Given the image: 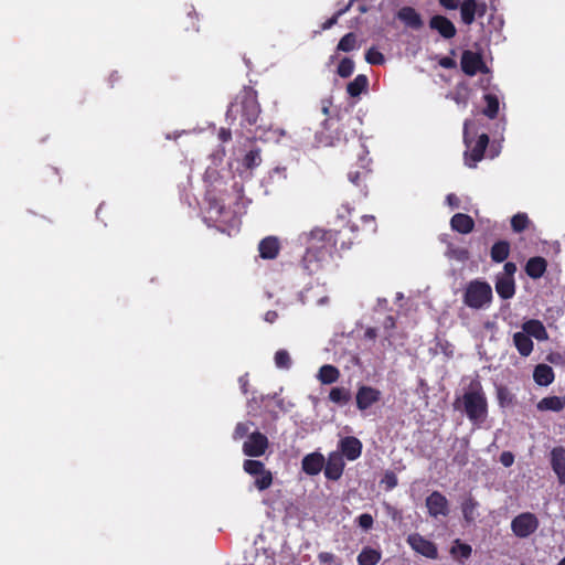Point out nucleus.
I'll return each instance as SVG.
<instances>
[{
    "instance_id": "f257e3e1",
    "label": "nucleus",
    "mask_w": 565,
    "mask_h": 565,
    "mask_svg": "<svg viewBox=\"0 0 565 565\" xmlns=\"http://www.w3.org/2000/svg\"><path fill=\"white\" fill-rule=\"evenodd\" d=\"M454 408L465 414L475 425L480 426L488 417V398L479 380H472L457 396Z\"/></svg>"
},
{
    "instance_id": "f03ea898",
    "label": "nucleus",
    "mask_w": 565,
    "mask_h": 565,
    "mask_svg": "<svg viewBox=\"0 0 565 565\" xmlns=\"http://www.w3.org/2000/svg\"><path fill=\"white\" fill-rule=\"evenodd\" d=\"M260 111L257 92L250 86H244L230 104L226 111V121L233 126L238 120L242 128L255 126Z\"/></svg>"
},
{
    "instance_id": "7ed1b4c3",
    "label": "nucleus",
    "mask_w": 565,
    "mask_h": 565,
    "mask_svg": "<svg viewBox=\"0 0 565 565\" xmlns=\"http://www.w3.org/2000/svg\"><path fill=\"white\" fill-rule=\"evenodd\" d=\"M493 294L491 286L483 280L473 279L469 281L462 295L463 303L475 310L488 308L492 302Z\"/></svg>"
},
{
    "instance_id": "20e7f679",
    "label": "nucleus",
    "mask_w": 565,
    "mask_h": 565,
    "mask_svg": "<svg viewBox=\"0 0 565 565\" xmlns=\"http://www.w3.org/2000/svg\"><path fill=\"white\" fill-rule=\"evenodd\" d=\"M471 120L467 119L463 122V142L467 147L465 151V163L469 168H476L477 163L484 158L486 149L489 145V136L481 134L477 140L470 137L469 127Z\"/></svg>"
},
{
    "instance_id": "39448f33",
    "label": "nucleus",
    "mask_w": 565,
    "mask_h": 565,
    "mask_svg": "<svg viewBox=\"0 0 565 565\" xmlns=\"http://www.w3.org/2000/svg\"><path fill=\"white\" fill-rule=\"evenodd\" d=\"M339 232L327 230L320 226L299 235V244L308 247H335L338 244Z\"/></svg>"
},
{
    "instance_id": "423d86ee",
    "label": "nucleus",
    "mask_w": 565,
    "mask_h": 565,
    "mask_svg": "<svg viewBox=\"0 0 565 565\" xmlns=\"http://www.w3.org/2000/svg\"><path fill=\"white\" fill-rule=\"evenodd\" d=\"M243 469L255 478L254 486L257 490L264 491L273 484V473L262 461L247 459L243 463Z\"/></svg>"
},
{
    "instance_id": "0eeeda50",
    "label": "nucleus",
    "mask_w": 565,
    "mask_h": 565,
    "mask_svg": "<svg viewBox=\"0 0 565 565\" xmlns=\"http://www.w3.org/2000/svg\"><path fill=\"white\" fill-rule=\"evenodd\" d=\"M539 524V519L533 513L524 512L512 520L511 530L515 536L524 539L533 534Z\"/></svg>"
},
{
    "instance_id": "6e6552de",
    "label": "nucleus",
    "mask_w": 565,
    "mask_h": 565,
    "mask_svg": "<svg viewBox=\"0 0 565 565\" xmlns=\"http://www.w3.org/2000/svg\"><path fill=\"white\" fill-rule=\"evenodd\" d=\"M268 447V438L259 431H253L243 444V452L248 457H260L265 455Z\"/></svg>"
},
{
    "instance_id": "1a4fd4ad",
    "label": "nucleus",
    "mask_w": 565,
    "mask_h": 565,
    "mask_svg": "<svg viewBox=\"0 0 565 565\" xmlns=\"http://www.w3.org/2000/svg\"><path fill=\"white\" fill-rule=\"evenodd\" d=\"M406 541L416 553L431 559H436L438 557L436 544L420 534H409Z\"/></svg>"
},
{
    "instance_id": "9d476101",
    "label": "nucleus",
    "mask_w": 565,
    "mask_h": 565,
    "mask_svg": "<svg viewBox=\"0 0 565 565\" xmlns=\"http://www.w3.org/2000/svg\"><path fill=\"white\" fill-rule=\"evenodd\" d=\"M461 21L466 25H471L476 15L483 17L487 12V6L484 2H478L477 0H462L460 6Z\"/></svg>"
},
{
    "instance_id": "9b49d317",
    "label": "nucleus",
    "mask_w": 565,
    "mask_h": 565,
    "mask_svg": "<svg viewBox=\"0 0 565 565\" xmlns=\"http://www.w3.org/2000/svg\"><path fill=\"white\" fill-rule=\"evenodd\" d=\"M428 513L433 518L447 516L449 514V502L439 491L431 492L426 498Z\"/></svg>"
},
{
    "instance_id": "f8f14e48",
    "label": "nucleus",
    "mask_w": 565,
    "mask_h": 565,
    "mask_svg": "<svg viewBox=\"0 0 565 565\" xmlns=\"http://www.w3.org/2000/svg\"><path fill=\"white\" fill-rule=\"evenodd\" d=\"M206 218L215 223H227L233 218V213L225 204L216 198L209 199V207L206 211Z\"/></svg>"
},
{
    "instance_id": "ddd939ff",
    "label": "nucleus",
    "mask_w": 565,
    "mask_h": 565,
    "mask_svg": "<svg viewBox=\"0 0 565 565\" xmlns=\"http://www.w3.org/2000/svg\"><path fill=\"white\" fill-rule=\"evenodd\" d=\"M460 65L462 72L468 76H475L478 72L483 71L486 65L479 53L466 50L461 54Z\"/></svg>"
},
{
    "instance_id": "4468645a",
    "label": "nucleus",
    "mask_w": 565,
    "mask_h": 565,
    "mask_svg": "<svg viewBox=\"0 0 565 565\" xmlns=\"http://www.w3.org/2000/svg\"><path fill=\"white\" fill-rule=\"evenodd\" d=\"M381 392L372 386L363 385L356 392V406L360 411H365L381 399Z\"/></svg>"
},
{
    "instance_id": "2eb2a0df",
    "label": "nucleus",
    "mask_w": 565,
    "mask_h": 565,
    "mask_svg": "<svg viewBox=\"0 0 565 565\" xmlns=\"http://www.w3.org/2000/svg\"><path fill=\"white\" fill-rule=\"evenodd\" d=\"M429 28L440 34L446 40L452 39L457 29L455 24L445 15L436 14L429 20Z\"/></svg>"
},
{
    "instance_id": "dca6fc26",
    "label": "nucleus",
    "mask_w": 565,
    "mask_h": 565,
    "mask_svg": "<svg viewBox=\"0 0 565 565\" xmlns=\"http://www.w3.org/2000/svg\"><path fill=\"white\" fill-rule=\"evenodd\" d=\"M339 449L342 458L345 457L348 460H355L362 454V443L356 437H344L339 443Z\"/></svg>"
},
{
    "instance_id": "f3484780",
    "label": "nucleus",
    "mask_w": 565,
    "mask_h": 565,
    "mask_svg": "<svg viewBox=\"0 0 565 565\" xmlns=\"http://www.w3.org/2000/svg\"><path fill=\"white\" fill-rule=\"evenodd\" d=\"M344 470V461L340 452H331L324 467V476L329 480H338Z\"/></svg>"
},
{
    "instance_id": "a211bd4d",
    "label": "nucleus",
    "mask_w": 565,
    "mask_h": 565,
    "mask_svg": "<svg viewBox=\"0 0 565 565\" xmlns=\"http://www.w3.org/2000/svg\"><path fill=\"white\" fill-rule=\"evenodd\" d=\"M397 19L402 21L407 28L419 30L423 28L424 22L420 14L413 7H402L396 14Z\"/></svg>"
},
{
    "instance_id": "6ab92c4d",
    "label": "nucleus",
    "mask_w": 565,
    "mask_h": 565,
    "mask_svg": "<svg viewBox=\"0 0 565 565\" xmlns=\"http://www.w3.org/2000/svg\"><path fill=\"white\" fill-rule=\"evenodd\" d=\"M551 466L561 484H565V448L554 447L551 451Z\"/></svg>"
},
{
    "instance_id": "aec40b11",
    "label": "nucleus",
    "mask_w": 565,
    "mask_h": 565,
    "mask_svg": "<svg viewBox=\"0 0 565 565\" xmlns=\"http://www.w3.org/2000/svg\"><path fill=\"white\" fill-rule=\"evenodd\" d=\"M511 227L514 233H522L524 231L529 232L531 236H537V230L529 218L526 213L519 212L511 218Z\"/></svg>"
},
{
    "instance_id": "412c9836",
    "label": "nucleus",
    "mask_w": 565,
    "mask_h": 565,
    "mask_svg": "<svg viewBox=\"0 0 565 565\" xmlns=\"http://www.w3.org/2000/svg\"><path fill=\"white\" fill-rule=\"evenodd\" d=\"M324 466V457L319 452L307 455L302 459V470L310 476L318 475Z\"/></svg>"
},
{
    "instance_id": "4be33fe9",
    "label": "nucleus",
    "mask_w": 565,
    "mask_h": 565,
    "mask_svg": "<svg viewBox=\"0 0 565 565\" xmlns=\"http://www.w3.org/2000/svg\"><path fill=\"white\" fill-rule=\"evenodd\" d=\"M450 226L460 234H468L475 227L473 218L465 213H456L450 220Z\"/></svg>"
},
{
    "instance_id": "5701e85b",
    "label": "nucleus",
    "mask_w": 565,
    "mask_h": 565,
    "mask_svg": "<svg viewBox=\"0 0 565 565\" xmlns=\"http://www.w3.org/2000/svg\"><path fill=\"white\" fill-rule=\"evenodd\" d=\"M522 329L530 337H534L539 341H545L548 339V333L540 320H529L523 323Z\"/></svg>"
},
{
    "instance_id": "b1692460",
    "label": "nucleus",
    "mask_w": 565,
    "mask_h": 565,
    "mask_svg": "<svg viewBox=\"0 0 565 565\" xmlns=\"http://www.w3.org/2000/svg\"><path fill=\"white\" fill-rule=\"evenodd\" d=\"M554 371L547 364H539L535 366L533 372V379L536 384L541 386H547L554 381Z\"/></svg>"
},
{
    "instance_id": "393cba45",
    "label": "nucleus",
    "mask_w": 565,
    "mask_h": 565,
    "mask_svg": "<svg viewBox=\"0 0 565 565\" xmlns=\"http://www.w3.org/2000/svg\"><path fill=\"white\" fill-rule=\"evenodd\" d=\"M495 290L498 295L503 299H510L515 294L514 278H505L497 276L495 278Z\"/></svg>"
},
{
    "instance_id": "a878e982",
    "label": "nucleus",
    "mask_w": 565,
    "mask_h": 565,
    "mask_svg": "<svg viewBox=\"0 0 565 565\" xmlns=\"http://www.w3.org/2000/svg\"><path fill=\"white\" fill-rule=\"evenodd\" d=\"M536 407L541 412H561L565 408V396L544 397L537 403Z\"/></svg>"
},
{
    "instance_id": "bb28decb",
    "label": "nucleus",
    "mask_w": 565,
    "mask_h": 565,
    "mask_svg": "<svg viewBox=\"0 0 565 565\" xmlns=\"http://www.w3.org/2000/svg\"><path fill=\"white\" fill-rule=\"evenodd\" d=\"M513 343L519 353L523 356H529L533 351V341L531 340V337L524 331L514 333Z\"/></svg>"
},
{
    "instance_id": "cd10ccee",
    "label": "nucleus",
    "mask_w": 565,
    "mask_h": 565,
    "mask_svg": "<svg viewBox=\"0 0 565 565\" xmlns=\"http://www.w3.org/2000/svg\"><path fill=\"white\" fill-rule=\"evenodd\" d=\"M547 263L542 257H532L527 260L525 266L526 274L533 278H541L546 270Z\"/></svg>"
},
{
    "instance_id": "c85d7f7f",
    "label": "nucleus",
    "mask_w": 565,
    "mask_h": 565,
    "mask_svg": "<svg viewBox=\"0 0 565 565\" xmlns=\"http://www.w3.org/2000/svg\"><path fill=\"white\" fill-rule=\"evenodd\" d=\"M369 86V79L366 75L359 74L352 82L347 86V92L351 97H358L362 92L366 90Z\"/></svg>"
},
{
    "instance_id": "c756f323",
    "label": "nucleus",
    "mask_w": 565,
    "mask_h": 565,
    "mask_svg": "<svg viewBox=\"0 0 565 565\" xmlns=\"http://www.w3.org/2000/svg\"><path fill=\"white\" fill-rule=\"evenodd\" d=\"M483 99L486 102V107L483 108L482 114L489 119L497 118L500 105L498 96L489 93L483 96Z\"/></svg>"
},
{
    "instance_id": "7c9ffc66",
    "label": "nucleus",
    "mask_w": 565,
    "mask_h": 565,
    "mask_svg": "<svg viewBox=\"0 0 565 565\" xmlns=\"http://www.w3.org/2000/svg\"><path fill=\"white\" fill-rule=\"evenodd\" d=\"M280 136L279 129L265 128L263 125H258L255 128L253 138L263 141H278Z\"/></svg>"
},
{
    "instance_id": "2f4dec72",
    "label": "nucleus",
    "mask_w": 565,
    "mask_h": 565,
    "mask_svg": "<svg viewBox=\"0 0 565 565\" xmlns=\"http://www.w3.org/2000/svg\"><path fill=\"white\" fill-rule=\"evenodd\" d=\"M381 559V552L371 547H364L358 555L359 565H376Z\"/></svg>"
},
{
    "instance_id": "473e14b6",
    "label": "nucleus",
    "mask_w": 565,
    "mask_h": 565,
    "mask_svg": "<svg viewBox=\"0 0 565 565\" xmlns=\"http://www.w3.org/2000/svg\"><path fill=\"white\" fill-rule=\"evenodd\" d=\"M339 370L330 364L320 367L318 379L322 384H332L339 380Z\"/></svg>"
},
{
    "instance_id": "72a5a7b5",
    "label": "nucleus",
    "mask_w": 565,
    "mask_h": 565,
    "mask_svg": "<svg viewBox=\"0 0 565 565\" xmlns=\"http://www.w3.org/2000/svg\"><path fill=\"white\" fill-rule=\"evenodd\" d=\"M478 502L472 497H468L463 500L461 504V510L466 522L471 523L476 520L478 515Z\"/></svg>"
},
{
    "instance_id": "f704fd0d",
    "label": "nucleus",
    "mask_w": 565,
    "mask_h": 565,
    "mask_svg": "<svg viewBox=\"0 0 565 565\" xmlns=\"http://www.w3.org/2000/svg\"><path fill=\"white\" fill-rule=\"evenodd\" d=\"M350 391L344 387H333L329 394L330 401L339 405L347 404L350 401Z\"/></svg>"
},
{
    "instance_id": "c9c22d12",
    "label": "nucleus",
    "mask_w": 565,
    "mask_h": 565,
    "mask_svg": "<svg viewBox=\"0 0 565 565\" xmlns=\"http://www.w3.org/2000/svg\"><path fill=\"white\" fill-rule=\"evenodd\" d=\"M262 163L260 150L252 149L243 158L242 164L248 170H253Z\"/></svg>"
},
{
    "instance_id": "e433bc0d",
    "label": "nucleus",
    "mask_w": 565,
    "mask_h": 565,
    "mask_svg": "<svg viewBox=\"0 0 565 565\" xmlns=\"http://www.w3.org/2000/svg\"><path fill=\"white\" fill-rule=\"evenodd\" d=\"M274 361L275 365L282 370H289L292 365L291 356L285 349H280L275 353Z\"/></svg>"
},
{
    "instance_id": "4c0bfd02",
    "label": "nucleus",
    "mask_w": 565,
    "mask_h": 565,
    "mask_svg": "<svg viewBox=\"0 0 565 565\" xmlns=\"http://www.w3.org/2000/svg\"><path fill=\"white\" fill-rule=\"evenodd\" d=\"M354 49H356V35L353 32L343 35L337 46V50L341 52H351Z\"/></svg>"
},
{
    "instance_id": "58836bf2",
    "label": "nucleus",
    "mask_w": 565,
    "mask_h": 565,
    "mask_svg": "<svg viewBox=\"0 0 565 565\" xmlns=\"http://www.w3.org/2000/svg\"><path fill=\"white\" fill-rule=\"evenodd\" d=\"M354 71V63L349 57H343L338 65V75L342 78L350 77Z\"/></svg>"
},
{
    "instance_id": "ea45409f",
    "label": "nucleus",
    "mask_w": 565,
    "mask_h": 565,
    "mask_svg": "<svg viewBox=\"0 0 565 565\" xmlns=\"http://www.w3.org/2000/svg\"><path fill=\"white\" fill-rule=\"evenodd\" d=\"M471 546L465 543H461L459 540L455 542V545L451 547L450 553L455 557L468 558L471 555Z\"/></svg>"
},
{
    "instance_id": "a19ab883",
    "label": "nucleus",
    "mask_w": 565,
    "mask_h": 565,
    "mask_svg": "<svg viewBox=\"0 0 565 565\" xmlns=\"http://www.w3.org/2000/svg\"><path fill=\"white\" fill-rule=\"evenodd\" d=\"M365 61L371 65H381L384 63V55L374 47H371L365 53Z\"/></svg>"
},
{
    "instance_id": "79ce46f5",
    "label": "nucleus",
    "mask_w": 565,
    "mask_h": 565,
    "mask_svg": "<svg viewBox=\"0 0 565 565\" xmlns=\"http://www.w3.org/2000/svg\"><path fill=\"white\" fill-rule=\"evenodd\" d=\"M252 423H238L235 426L234 433H233V439L239 440L244 437H248L249 430H250Z\"/></svg>"
},
{
    "instance_id": "37998d69",
    "label": "nucleus",
    "mask_w": 565,
    "mask_h": 565,
    "mask_svg": "<svg viewBox=\"0 0 565 565\" xmlns=\"http://www.w3.org/2000/svg\"><path fill=\"white\" fill-rule=\"evenodd\" d=\"M186 19L189 20V23L184 26V29L186 31L189 30H192V31H195L198 32L199 31V26H198V13L195 12V10L193 8H191L188 13H186Z\"/></svg>"
},
{
    "instance_id": "c03bdc74",
    "label": "nucleus",
    "mask_w": 565,
    "mask_h": 565,
    "mask_svg": "<svg viewBox=\"0 0 565 565\" xmlns=\"http://www.w3.org/2000/svg\"><path fill=\"white\" fill-rule=\"evenodd\" d=\"M281 244L278 236L269 235L259 242L258 247H280Z\"/></svg>"
},
{
    "instance_id": "a18cd8bd",
    "label": "nucleus",
    "mask_w": 565,
    "mask_h": 565,
    "mask_svg": "<svg viewBox=\"0 0 565 565\" xmlns=\"http://www.w3.org/2000/svg\"><path fill=\"white\" fill-rule=\"evenodd\" d=\"M347 12V9H340L337 11L331 18H329L326 22L322 23V30L331 29L334 24H337L339 18Z\"/></svg>"
},
{
    "instance_id": "49530a36",
    "label": "nucleus",
    "mask_w": 565,
    "mask_h": 565,
    "mask_svg": "<svg viewBox=\"0 0 565 565\" xmlns=\"http://www.w3.org/2000/svg\"><path fill=\"white\" fill-rule=\"evenodd\" d=\"M373 516L369 513H363L358 518L359 525L365 531L373 526Z\"/></svg>"
},
{
    "instance_id": "de8ad7c7",
    "label": "nucleus",
    "mask_w": 565,
    "mask_h": 565,
    "mask_svg": "<svg viewBox=\"0 0 565 565\" xmlns=\"http://www.w3.org/2000/svg\"><path fill=\"white\" fill-rule=\"evenodd\" d=\"M361 220H362L363 225L367 226L369 233L373 234V233L376 232L377 225H376L375 216H373V215H363L361 217Z\"/></svg>"
},
{
    "instance_id": "09e8293b",
    "label": "nucleus",
    "mask_w": 565,
    "mask_h": 565,
    "mask_svg": "<svg viewBox=\"0 0 565 565\" xmlns=\"http://www.w3.org/2000/svg\"><path fill=\"white\" fill-rule=\"evenodd\" d=\"M516 271V266L513 263H505L503 266V271L500 273L498 276H502L505 278H514V274Z\"/></svg>"
},
{
    "instance_id": "8fccbe9b",
    "label": "nucleus",
    "mask_w": 565,
    "mask_h": 565,
    "mask_svg": "<svg viewBox=\"0 0 565 565\" xmlns=\"http://www.w3.org/2000/svg\"><path fill=\"white\" fill-rule=\"evenodd\" d=\"M366 172L350 171L348 174L349 180L356 186H360Z\"/></svg>"
},
{
    "instance_id": "3c124183",
    "label": "nucleus",
    "mask_w": 565,
    "mask_h": 565,
    "mask_svg": "<svg viewBox=\"0 0 565 565\" xmlns=\"http://www.w3.org/2000/svg\"><path fill=\"white\" fill-rule=\"evenodd\" d=\"M491 256L495 262H503L509 256V249H491Z\"/></svg>"
},
{
    "instance_id": "603ef678",
    "label": "nucleus",
    "mask_w": 565,
    "mask_h": 565,
    "mask_svg": "<svg viewBox=\"0 0 565 565\" xmlns=\"http://www.w3.org/2000/svg\"><path fill=\"white\" fill-rule=\"evenodd\" d=\"M438 2L447 10H456L459 8L461 0H438Z\"/></svg>"
},
{
    "instance_id": "864d4df0",
    "label": "nucleus",
    "mask_w": 565,
    "mask_h": 565,
    "mask_svg": "<svg viewBox=\"0 0 565 565\" xmlns=\"http://www.w3.org/2000/svg\"><path fill=\"white\" fill-rule=\"evenodd\" d=\"M500 462L504 466V467H510L513 465L514 462V456L512 452L510 451H504L501 454L500 456Z\"/></svg>"
},
{
    "instance_id": "5fc2aeb1",
    "label": "nucleus",
    "mask_w": 565,
    "mask_h": 565,
    "mask_svg": "<svg viewBox=\"0 0 565 565\" xmlns=\"http://www.w3.org/2000/svg\"><path fill=\"white\" fill-rule=\"evenodd\" d=\"M217 137L222 142H228L232 139V131L230 128L222 127L218 130Z\"/></svg>"
},
{
    "instance_id": "6e6d98bb",
    "label": "nucleus",
    "mask_w": 565,
    "mask_h": 565,
    "mask_svg": "<svg viewBox=\"0 0 565 565\" xmlns=\"http://www.w3.org/2000/svg\"><path fill=\"white\" fill-rule=\"evenodd\" d=\"M352 212L353 207H351L349 204H342L338 211V217L344 220L347 216H350Z\"/></svg>"
},
{
    "instance_id": "4d7b16f0",
    "label": "nucleus",
    "mask_w": 565,
    "mask_h": 565,
    "mask_svg": "<svg viewBox=\"0 0 565 565\" xmlns=\"http://www.w3.org/2000/svg\"><path fill=\"white\" fill-rule=\"evenodd\" d=\"M318 558L321 563L327 564V565H330L331 563L334 562V555L332 553H328V552H321L318 555Z\"/></svg>"
},
{
    "instance_id": "13d9d810",
    "label": "nucleus",
    "mask_w": 565,
    "mask_h": 565,
    "mask_svg": "<svg viewBox=\"0 0 565 565\" xmlns=\"http://www.w3.org/2000/svg\"><path fill=\"white\" fill-rule=\"evenodd\" d=\"M279 249H260V257L264 259H275Z\"/></svg>"
},
{
    "instance_id": "bf43d9fd",
    "label": "nucleus",
    "mask_w": 565,
    "mask_h": 565,
    "mask_svg": "<svg viewBox=\"0 0 565 565\" xmlns=\"http://www.w3.org/2000/svg\"><path fill=\"white\" fill-rule=\"evenodd\" d=\"M510 396V393L508 391V388L503 387V386H500L498 388V399L500 402V404L502 405L504 403V401Z\"/></svg>"
},
{
    "instance_id": "052dcab7",
    "label": "nucleus",
    "mask_w": 565,
    "mask_h": 565,
    "mask_svg": "<svg viewBox=\"0 0 565 565\" xmlns=\"http://www.w3.org/2000/svg\"><path fill=\"white\" fill-rule=\"evenodd\" d=\"M446 200L450 206L459 207L460 200L456 194H454V193L448 194Z\"/></svg>"
},
{
    "instance_id": "680f3d73",
    "label": "nucleus",
    "mask_w": 565,
    "mask_h": 565,
    "mask_svg": "<svg viewBox=\"0 0 565 565\" xmlns=\"http://www.w3.org/2000/svg\"><path fill=\"white\" fill-rule=\"evenodd\" d=\"M385 482L387 484V489H393L397 484L396 477L394 475H386Z\"/></svg>"
},
{
    "instance_id": "e2e57ef3",
    "label": "nucleus",
    "mask_w": 565,
    "mask_h": 565,
    "mask_svg": "<svg viewBox=\"0 0 565 565\" xmlns=\"http://www.w3.org/2000/svg\"><path fill=\"white\" fill-rule=\"evenodd\" d=\"M377 335L376 329L367 328L365 331V337L370 340H374Z\"/></svg>"
},
{
    "instance_id": "0e129e2a",
    "label": "nucleus",
    "mask_w": 565,
    "mask_h": 565,
    "mask_svg": "<svg viewBox=\"0 0 565 565\" xmlns=\"http://www.w3.org/2000/svg\"><path fill=\"white\" fill-rule=\"evenodd\" d=\"M277 318V312L275 311H268L266 315H265V320L269 323H273Z\"/></svg>"
},
{
    "instance_id": "69168bd1",
    "label": "nucleus",
    "mask_w": 565,
    "mask_h": 565,
    "mask_svg": "<svg viewBox=\"0 0 565 565\" xmlns=\"http://www.w3.org/2000/svg\"><path fill=\"white\" fill-rule=\"evenodd\" d=\"M440 65L444 67H451L455 65V62H454V60H451L449 57H445L440 61Z\"/></svg>"
},
{
    "instance_id": "338daca9",
    "label": "nucleus",
    "mask_w": 565,
    "mask_h": 565,
    "mask_svg": "<svg viewBox=\"0 0 565 565\" xmlns=\"http://www.w3.org/2000/svg\"><path fill=\"white\" fill-rule=\"evenodd\" d=\"M107 209V205L105 203H102L99 204V206L97 207L96 210V216L98 218H102V214L104 213V211Z\"/></svg>"
},
{
    "instance_id": "774afa93",
    "label": "nucleus",
    "mask_w": 565,
    "mask_h": 565,
    "mask_svg": "<svg viewBox=\"0 0 565 565\" xmlns=\"http://www.w3.org/2000/svg\"><path fill=\"white\" fill-rule=\"evenodd\" d=\"M394 324H395V322H394V318H393V317H391V316L386 317V319H385V321H384V326H385L386 328H393V327H394Z\"/></svg>"
}]
</instances>
